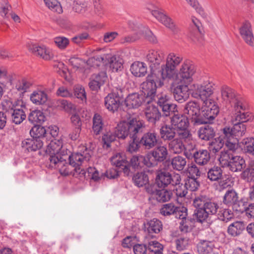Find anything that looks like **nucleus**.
<instances>
[{
	"instance_id": "f257e3e1",
	"label": "nucleus",
	"mask_w": 254,
	"mask_h": 254,
	"mask_svg": "<svg viewBox=\"0 0 254 254\" xmlns=\"http://www.w3.org/2000/svg\"><path fill=\"white\" fill-rule=\"evenodd\" d=\"M91 150L83 146L79 152L72 153L68 157V163L64 157L58 158L56 156L52 157L50 167L58 169L62 176L72 175L78 178L85 176L86 172L80 168L82 162L88 161L91 157Z\"/></svg>"
},
{
	"instance_id": "f03ea898",
	"label": "nucleus",
	"mask_w": 254,
	"mask_h": 254,
	"mask_svg": "<svg viewBox=\"0 0 254 254\" xmlns=\"http://www.w3.org/2000/svg\"><path fill=\"white\" fill-rule=\"evenodd\" d=\"M195 208L193 216L197 222L202 223L212 215H215L219 209L218 204L206 195H200L193 200Z\"/></svg>"
},
{
	"instance_id": "7ed1b4c3",
	"label": "nucleus",
	"mask_w": 254,
	"mask_h": 254,
	"mask_svg": "<svg viewBox=\"0 0 254 254\" xmlns=\"http://www.w3.org/2000/svg\"><path fill=\"white\" fill-rule=\"evenodd\" d=\"M166 78L159 71L157 72H150L146 77L145 81L140 84L141 93L146 98L148 104L154 100L157 89L164 85V80Z\"/></svg>"
},
{
	"instance_id": "20e7f679",
	"label": "nucleus",
	"mask_w": 254,
	"mask_h": 254,
	"mask_svg": "<svg viewBox=\"0 0 254 254\" xmlns=\"http://www.w3.org/2000/svg\"><path fill=\"white\" fill-rule=\"evenodd\" d=\"M221 92L223 100L226 103H230L235 112L240 110L244 111L247 109L248 104L246 99L237 94L233 89L224 85L221 88Z\"/></svg>"
},
{
	"instance_id": "39448f33",
	"label": "nucleus",
	"mask_w": 254,
	"mask_h": 254,
	"mask_svg": "<svg viewBox=\"0 0 254 254\" xmlns=\"http://www.w3.org/2000/svg\"><path fill=\"white\" fill-rule=\"evenodd\" d=\"M219 107L214 100H206L202 103L199 118L196 123L203 124H212L219 113Z\"/></svg>"
},
{
	"instance_id": "423d86ee",
	"label": "nucleus",
	"mask_w": 254,
	"mask_h": 254,
	"mask_svg": "<svg viewBox=\"0 0 254 254\" xmlns=\"http://www.w3.org/2000/svg\"><path fill=\"white\" fill-rule=\"evenodd\" d=\"M116 166L123 171L124 176L131 177L134 186L138 188L146 186L149 183V177L146 172L143 171L134 174L129 169L128 164L123 160H117L115 161Z\"/></svg>"
},
{
	"instance_id": "0eeeda50",
	"label": "nucleus",
	"mask_w": 254,
	"mask_h": 254,
	"mask_svg": "<svg viewBox=\"0 0 254 254\" xmlns=\"http://www.w3.org/2000/svg\"><path fill=\"white\" fill-rule=\"evenodd\" d=\"M219 161L222 167L227 168L233 172H240L246 166L245 160L242 157L230 154L228 152H221Z\"/></svg>"
},
{
	"instance_id": "6e6552de",
	"label": "nucleus",
	"mask_w": 254,
	"mask_h": 254,
	"mask_svg": "<svg viewBox=\"0 0 254 254\" xmlns=\"http://www.w3.org/2000/svg\"><path fill=\"white\" fill-rule=\"evenodd\" d=\"M254 119V115L249 112H246L240 110L236 112L235 122L231 127L234 137L242 136L246 131V126L244 123L251 121Z\"/></svg>"
},
{
	"instance_id": "1a4fd4ad",
	"label": "nucleus",
	"mask_w": 254,
	"mask_h": 254,
	"mask_svg": "<svg viewBox=\"0 0 254 254\" xmlns=\"http://www.w3.org/2000/svg\"><path fill=\"white\" fill-rule=\"evenodd\" d=\"M124 103L123 89L116 88L109 93L104 98V105L106 108L114 113L117 111Z\"/></svg>"
},
{
	"instance_id": "9d476101",
	"label": "nucleus",
	"mask_w": 254,
	"mask_h": 254,
	"mask_svg": "<svg viewBox=\"0 0 254 254\" xmlns=\"http://www.w3.org/2000/svg\"><path fill=\"white\" fill-rule=\"evenodd\" d=\"M182 58L174 53H170L167 57L165 64H162L159 70L166 78H173L176 71V66L182 61Z\"/></svg>"
},
{
	"instance_id": "9b49d317",
	"label": "nucleus",
	"mask_w": 254,
	"mask_h": 254,
	"mask_svg": "<svg viewBox=\"0 0 254 254\" xmlns=\"http://www.w3.org/2000/svg\"><path fill=\"white\" fill-rule=\"evenodd\" d=\"M150 165L154 167L165 161L168 156V151L166 145L159 143L147 153Z\"/></svg>"
},
{
	"instance_id": "f8f14e48",
	"label": "nucleus",
	"mask_w": 254,
	"mask_h": 254,
	"mask_svg": "<svg viewBox=\"0 0 254 254\" xmlns=\"http://www.w3.org/2000/svg\"><path fill=\"white\" fill-rule=\"evenodd\" d=\"M195 72V68L193 63L190 60H186L181 66L177 78L182 83L190 84Z\"/></svg>"
},
{
	"instance_id": "ddd939ff",
	"label": "nucleus",
	"mask_w": 254,
	"mask_h": 254,
	"mask_svg": "<svg viewBox=\"0 0 254 254\" xmlns=\"http://www.w3.org/2000/svg\"><path fill=\"white\" fill-rule=\"evenodd\" d=\"M139 138V143L142 145V148L147 150L154 148L160 142V136L154 130L144 132Z\"/></svg>"
},
{
	"instance_id": "4468645a",
	"label": "nucleus",
	"mask_w": 254,
	"mask_h": 254,
	"mask_svg": "<svg viewBox=\"0 0 254 254\" xmlns=\"http://www.w3.org/2000/svg\"><path fill=\"white\" fill-rule=\"evenodd\" d=\"M186 156L193 160L199 165H204L210 160V156L209 151L206 149H192L191 152H186Z\"/></svg>"
},
{
	"instance_id": "2eb2a0df",
	"label": "nucleus",
	"mask_w": 254,
	"mask_h": 254,
	"mask_svg": "<svg viewBox=\"0 0 254 254\" xmlns=\"http://www.w3.org/2000/svg\"><path fill=\"white\" fill-rule=\"evenodd\" d=\"M124 122L129 132V136H137L145 127L144 122L136 118H129Z\"/></svg>"
},
{
	"instance_id": "dca6fc26",
	"label": "nucleus",
	"mask_w": 254,
	"mask_h": 254,
	"mask_svg": "<svg viewBox=\"0 0 254 254\" xmlns=\"http://www.w3.org/2000/svg\"><path fill=\"white\" fill-rule=\"evenodd\" d=\"M164 59V54L161 51H152L146 56V60L150 68V72H157L160 65Z\"/></svg>"
},
{
	"instance_id": "f3484780",
	"label": "nucleus",
	"mask_w": 254,
	"mask_h": 254,
	"mask_svg": "<svg viewBox=\"0 0 254 254\" xmlns=\"http://www.w3.org/2000/svg\"><path fill=\"white\" fill-rule=\"evenodd\" d=\"M201 113V108L198 104L195 102H189L187 103L184 110V113L188 114L189 119L194 126L200 125V124L196 123V121L199 118V114Z\"/></svg>"
},
{
	"instance_id": "a211bd4d",
	"label": "nucleus",
	"mask_w": 254,
	"mask_h": 254,
	"mask_svg": "<svg viewBox=\"0 0 254 254\" xmlns=\"http://www.w3.org/2000/svg\"><path fill=\"white\" fill-rule=\"evenodd\" d=\"M148 8L150 10L152 15L166 27L173 32L177 31L176 25L173 20L165 13L162 9H160L157 7L154 9H151L150 8Z\"/></svg>"
},
{
	"instance_id": "6ab92c4d",
	"label": "nucleus",
	"mask_w": 254,
	"mask_h": 254,
	"mask_svg": "<svg viewBox=\"0 0 254 254\" xmlns=\"http://www.w3.org/2000/svg\"><path fill=\"white\" fill-rule=\"evenodd\" d=\"M189 84L182 83L180 82L172 89L174 97L178 102L183 103L189 98L191 92L188 87Z\"/></svg>"
},
{
	"instance_id": "aec40b11",
	"label": "nucleus",
	"mask_w": 254,
	"mask_h": 254,
	"mask_svg": "<svg viewBox=\"0 0 254 254\" xmlns=\"http://www.w3.org/2000/svg\"><path fill=\"white\" fill-rule=\"evenodd\" d=\"M124 103L128 109L137 108L143 104H148L144 95L138 93H133L124 98Z\"/></svg>"
},
{
	"instance_id": "412c9836",
	"label": "nucleus",
	"mask_w": 254,
	"mask_h": 254,
	"mask_svg": "<svg viewBox=\"0 0 254 254\" xmlns=\"http://www.w3.org/2000/svg\"><path fill=\"white\" fill-rule=\"evenodd\" d=\"M157 104L162 111L163 116H173L174 114H177L176 112H178L177 105L172 103L171 101L167 98L166 96L164 97L162 96L159 97Z\"/></svg>"
},
{
	"instance_id": "4be33fe9",
	"label": "nucleus",
	"mask_w": 254,
	"mask_h": 254,
	"mask_svg": "<svg viewBox=\"0 0 254 254\" xmlns=\"http://www.w3.org/2000/svg\"><path fill=\"white\" fill-rule=\"evenodd\" d=\"M122 160L127 162L129 168L132 167L135 170L141 169L144 166L147 168H151L147 154L144 155H133L130 158L129 162L126 159H122Z\"/></svg>"
},
{
	"instance_id": "5701e85b",
	"label": "nucleus",
	"mask_w": 254,
	"mask_h": 254,
	"mask_svg": "<svg viewBox=\"0 0 254 254\" xmlns=\"http://www.w3.org/2000/svg\"><path fill=\"white\" fill-rule=\"evenodd\" d=\"M239 31L245 43L250 46L254 47V36L250 22L248 21H244L239 28Z\"/></svg>"
},
{
	"instance_id": "b1692460",
	"label": "nucleus",
	"mask_w": 254,
	"mask_h": 254,
	"mask_svg": "<svg viewBox=\"0 0 254 254\" xmlns=\"http://www.w3.org/2000/svg\"><path fill=\"white\" fill-rule=\"evenodd\" d=\"M144 228L149 236L153 238V234H159L162 230L163 224L159 219L153 218L144 223Z\"/></svg>"
},
{
	"instance_id": "393cba45",
	"label": "nucleus",
	"mask_w": 254,
	"mask_h": 254,
	"mask_svg": "<svg viewBox=\"0 0 254 254\" xmlns=\"http://www.w3.org/2000/svg\"><path fill=\"white\" fill-rule=\"evenodd\" d=\"M213 90L214 88L210 83L206 85H201L192 94L194 98H199L203 102L206 100H212L209 97L213 94Z\"/></svg>"
},
{
	"instance_id": "a878e982",
	"label": "nucleus",
	"mask_w": 254,
	"mask_h": 254,
	"mask_svg": "<svg viewBox=\"0 0 254 254\" xmlns=\"http://www.w3.org/2000/svg\"><path fill=\"white\" fill-rule=\"evenodd\" d=\"M189 120V117L185 115L177 112L171 117V123L177 129H187L190 124Z\"/></svg>"
},
{
	"instance_id": "bb28decb",
	"label": "nucleus",
	"mask_w": 254,
	"mask_h": 254,
	"mask_svg": "<svg viewBox=\"0 0 254 254\" xmlns=\"http://www.w3.org/2000/svg\"><path fill=\"white\" fill-rule=\"evenodd\" d=\"M197 131L199 138L205 141L211 140L216 135V130L212 124H204Z\"/></svg>"
},
{
	"instance_id": "cd10ccee",
	"label": "nucleus",
	"mask_w": 254,
	"mask_h": 254,
	"mask_svg": "<svg viewBox=\"0 0 254 254\" xmlns=\"http://www.w3.org/2000/svg\"><path fill=\"white\" fill-rule=\"evenodd\" d=\"M207 178L211 181H217L222 188L227 186V183L222 181L223 179V171L219 166H214L209 169L207 172Z\"/></svg>"
},
{
	"instance_id": "c85d7f7f",
	"label": "nucleus",
	"mask_w": 254,
	"mask_h": 254,
	"mask_svg": "<svg viewBox=\"0 0 254 254\" xmlns=\"http://www.w3.org/2000/svg\"><path fill=\"white\" fill-rule=\"evenodd\" d=\"M43 145V142L40 139L33 137L25 139L21 143L22 147L28 152L39 150Z\"/></svg>"
},
{
	"instance_id": "c756f323",
	"label": "nucleus",
	"mask_w": 254,
	"mask_h": 254,
	"mask_svg": "<svg viewBox=\"0 0 254 254\" xmlns=\"http://www.w3.org/2000/svg\"><path fill=\"white\" fill-rule=\"evenodd\" d=\"M145 111V115L146 120L152 124H155L159 121L161 117V114L158 107L153 105L148 104Z\"/></svg>"
},
{
	"instance_id": "7c9ffc66",
	"label": "nucleus",
	"mask_w": 254,
	"mask_h": 254,
	"mask_svg": "<svg viewBox=\"0 0 254 254\" xmlns=\"http://www.w3.org/2000/svg\"><path fill=\"white\" fill-rule=\"evenodd\" d=\"M62 147V142L59 139L52 138L51 139L50 142L49 143V156H50L49 168H51L50 165L52 157L56 156L58 158L64 157V156H61V154L59 153Z\"/></svg>"
},
{
	"instance_id": "2f4dec72",
	"label": "nucleus",
	"mask_w": 254,
	"mask_h": 254,
	"mask_svg": "<svg viewBox=\"0 0 254 254\" xmlns=\"http://www.w3.org/2000/svg\"><path fill=\"white\" fill-rule=\"evenodd\" d=\"M49 64H50L54 68L55 71L57 72L65 80H68L67 76V68L64 64L58 60H55L53 56H51L49 53Z\"/></svg>"
},
{
	"instance_id": "473e14b6",
	"label": "nucleus",
	"mask_w": 254,
	"mask_h": 254,
	"mask_svg": "<svg viewBox=\"0 0 254 254\" xmlns=\"http://www.w3.org/2000/svg\"><path fill=\"white\" fill-rule=\"evenodd\" d=\"M160 136L164 141H171L176 136V129L173 126L164 125L162 126L159 130Z\"/></svg>"
},
{
	"instance_id": "72a5a7b5",
	"label": "nucleus",
	"mask_w": 254,
	"mask_h": 254,
	"mask_svg": "<svg viewBox=\"0 0 254 254\" xmlns=\"http://www.w3.org/2000/svg\"><path fill=\"white\" fill-rule=\"evenodd\" d=\"M172 176L170 173L165 171L159 172L155 179V184L158 188H165L171 183Z\"/></svg>"
},
{
	"instance_id": "f704fd0d",
	"label": "nucleus",
	"mask_w": 254,
	"mask_h": 254,
	"mask_svg": "<svg viewBox=\"0 0 254 254\" xmlns=\"http://www.w3.org/2000/svg\"><path fill=\"white\" fill-rule=\"evenodd\" d=\"M245 229V225L242 221H235L231 223L227 228V233L231 237H237Z\"/></svg>"
},
{
	"instance_id": "c9c22d12",
	"label": "nucleus",
	"mask_w": 254,
	"mask_h": 254,
	"mask_svg": "<svg viewBox=\"0 0 254 254\" xmlns=\"http://www.w3.org/2000/svg\"><path fill=\"white\" fill-rule=\"evenodd\" d=\"M147 66L146 64L141 62H135L130 66V71L136 77L144 76L147 73Z\"/></svg>"
},
{
	"instance_id": "e433bc0d",
	"label": "nucleus",
	"mask_w": 254,
	"mask_h": 254,
	"mask_svg": "<svg viewBox=\"0 0 254 254\" xmlns=\"http://www.w3.org/2000/svg\"><path fill=\"white\" fill-rule=\"evenodd\" d=\"M110 58V55L104 54L101 56H95L89 58L87 64L91 66L97 67L102 64L103 65L108 64L107 61Z\"/></svg>"
},
{
	"instance_id": "4c0bfd02",
	"label": "nucleus",
	"mask_w": 254,
	"mask_h": 254,
	"mask_svg": "<svg viewBox=\"0 0 254 254\" xmlns=\"http://www.w3.org/2000/svg\"><path fill=\"white\" fill-rule=\"evenodd\" d=\"M240 147L246 153L254 155V138L246 137L240 141Z\"/></svg>"
},
{
	"instance_id": "58836bf2",
	"label": "nucleus",
	"mask_w": 254,
	"mask_h": 254,
	"mask_svg": "<svg viewBox=\"0 0 254 254\" xmlns=\"http://www.w3.org/2000/svg\"><path fill=\"white\" fill-rule=\"evenodd\" d=\"M30 99L33 103L37 105H43L47 102L48 96L45 92L37 90L33 92L31 95Z\"/></svg>"
},
{
	"instance_id": "ea45409f",
	"label": "nucleus",
	"mask_w": 254,
	"mask_h": 254,
	"mask_svg": "<svg viewBox=\"0 0 254 254\" xmlns=\"http://www.w3.org/2000/svg\"><path fill=\"white\" fill-rule=\"evenodd\" d=\"M238 200V196L236 191L233 189L228 190L224 197L223 202L228 206H232Z\"/></svg>"
},
{
	"instance_id": "a19ab883",
	"label": "nucleus",
	"mask_w": 254,
	"mask_h": 254,
	"mask_svg": "<svg viewBox=\"0 0 254 254\" xmlns=\"http://www.w3.org/2000/svg\"><path fill=\"white\" fill-rule=\"evenodd\" d=\"M164 245L156 241L147 243L148 254H159L163 253Z\"/></svg>"
},
{
	"instance_id": "79ce46f5",
	"label": "nucleus",
	"mask_w": 254,
	"mask_h": 254,
	"mask_svg": "<svg viewBox=\"0 0 254 254\" xmlns=\"http://www.w3.org/2000/svg\"><path fill=\"white\" fill-rule=\"evenodd\" d=\"M172 192L170 190L164 189L159 190L155 194L153 199L159 202H165L170 200Z\"/></svg>"
},
{
	"instance_id": "37998d69",
	"label": "nucleus",
	"mask_w": 254,
	"mask_h": 254,
	"mask_svg": "<svg viewBox=\"0 0 254 254\" xmlns=\"http://www.w3.org/2000/svg\"><path fill=\"white\" fill-rule=\"evenodd\" d=\"M107 62L113 72H118L123 68V61L119 57L110 55V58Z\"/></svg>"
},
{
	"instance_id": "c03bdc74",
	"label": "nucleus",
	"mask_w": 254,
	"mask_h": 254,
	"mask_svg": "<svg viewBox=\"0 0 254 254\" xmlns=\"http://www.w3.org/2000/svg\"><path fill=\"white\" fill-rule=\"evenodd\" d=\"M115 136L120 140H124L129 136V132L124 122L118 125L114 130Z\"/></svg>"
},
{
	"instance_id": "a18cd8bd",
	"label": "nucleus",
	"mask_w": 254,
	"mask_h": 254,
	"mask_svg": "<svg viewBox=\"0 0 254 254\" xmlns=\"http://www.w3.org/2000/svg\"><path fill=\"white\" fill-rule=\"evenodd\" d=\"M29 122L32 123H43L46 120L43 112L40 110H34L30 112L28 116Z\"/></svg>"
},
{
	"instance_id": "49530a36",
	"label": "nucleus",
	"mask_w": 254,
	"mask_h": 254,
	"mask_svg": "<svg viewBox=\"0 0 254 254\" xmlns=\"http://www.w3.org/2000/svg\"><path fill=\"white\" fill-rule=\"evenodd\" d=\"M169 147L176 154L182 153L185 148L182 140L181 139L175 138L169 143Z\"/></svg>"
},
{
	"instance_id": "de8ad7c7",
	"label": "nucleus",
	"mask_w": 254,
	"mask_h": 254,
	"mask_svg": "<svg viewBox=\"0 0 254 254\" xmlns=\"http://www.w3.org/2000/svg\"><path fill=\"white\" fill-rule=\"evenodd\" d=\"M130 140L127 147V151L129 153H135L139 151L142 145L139 143L140 138L138 136H129Z\"/></svg>"
},
{
	"instance_id": "09e8293b",
	"label": "nucleus",
	"mask_w": 254,
	"mask_h": 254,
	"mask_svg": "<svg viewBox=\"0 0 254 254\" xmlns=\"http://www.w3.org/2000/svg\"><path fill=\"white\" fill-rule=\"evenodd\" d=\"M248 200L253 202H248L246 214L249 217L254 218V186L250 188Z\"/></svg>"
},
{
	"instance_id": "8fccbe9b",
	"label": "nucleus",
	"mask_w": 254,
	"mask_h": 254,
	"mask_svg": "<svg viewBox=\"0 0 254 254\" xmlns=\"http://www.w3.org/2000/svg\"><path fill=\"white\" fill-rule=\"evenodd\" d=\"M103 122L102 116L99 114H94L93 118L92 129L94 134L98 135L100 134L102 130Z\"/></svg>"
},
{
	"instance_id": "3c124183",
	"label": "nucleus",
	"mask_w": 254,
	"mask_h": 254,
	"mask_svg": "<svg viewBox=\"0 0 254 254\" xmlns=\"http://www.w3.org/2000/svg\"><path fill=\"white\" fill-rule=\"evenodd\" d=\"M218 134V139L223 142L229 139H233L234 137L231 127L227 126L221 128Z\"/></svg>"
},
{
	"instance_id": "603ef678",
	"label": "nucleus",
	"mask_w": 254,
	"mask_h": 254,
	"mask_svg": "<svg viewBox=\"0 0 254 254\" xmlns=\"http://www.w3.org/2000/svg\"><path fill=\"white\" fill-rule=\"evenodd\" d=\"M28 49L30 51L34 54L40 56L45 60H48L45 46H38L36 44H31L29 45Z\"/></svg>"
},
{
	"instance_id": "864d4df0",
	"label": "nucleus",
	"mask_w": 254,
	"mask_h": 254,
	"mask_svg": "<svg viewBox=\"0 0 254 254\" xmlns=\"http://www.w3.org/2000/svg\"><path fill=\"white\" fill-rule=\"evenodd\" d=\"M184 185L188 190H190L191 191H196L200 186L199 182L194 176H188L185 180Z\"/></svg>"
},
{
	"instance_id": "5fc2aeb1",
	"label": "nucleus",
	"mask_w": 254,
	"mask_h": 254,
	"mask_svg": "<svg viewBox=\"0 0 254 254\" xmlns=\"http://www.w3.org/2000/svg\"><path fill=\"white\" fill-rule=\"evenodd\" d=\"M12 120L16 125L20 124L26 118V114L22 109L15 107L12 114Z\"/></svg>"
},
{
	"instance_id": "6e6d98bb",
	"label": "nucleus",
	"mask_w": 254,
	"mask_h": 254,
	"mask_svg": "<svg viewBox=\"0 0 254 254\" xmlns=\"http://www.w3.org/2000/svg\"><path fill=\"white\" fill-rule=\"evenodd\" d=\"M185 158L181 156L174 157L171 161V164L174 169L178 171L183 170L186 165Z\"/></svg>"
},
{
	"instance_id": "4d7b16f0",
	"label": "nucleus",
	"mask_w": 254,
	"mask_h": 254,
	"mask_svg": "<svg viewBox=\"0 0 254 254\" xmlns=\"http://www.w3.org/2000/svg\"><path fill=\"white\" fill-rule=\"evenodd\" d=\"M248 199L249 198H243L240 200H238L232 206L233 210L239 213H243L244 212H246L248 203V201H249Z\"/></svg>"
},
{
	"instance_id": "13d9d810",
	"label": "nucleus",
	"mask_w": 254,
	"mask_h": 254,
	"mask_svg": "<svg viewBox=\"0 0 254 254\" xmlns=\"http://www.w3.org/2000/svg\"><path fill=\"white\" fill-rule=\"evenodd\" d=\"M177 206L173 203H169L163 204L160 209V213L164 216H169L174 215L176 211Z\"/></svg>"
},
{
	"instance_id": "bf43d9fd",
	"label": "nucleus",
	"mask_w": 254,
	"mask_h": 254,
	"mask_svg": "<svg viewBox=\"0 0 254 254\" xmlns=\"http://www.w3.org/2000/svg\"><path fill=\"white\" fill-rule=\"evenodd\" d=\"M224 142L228 150H224L222 152H228L230 154H234L233 153L238 149V147H240V142L239 141L238 138L234 137L233 139H229Z\"/></svg>"
},
{
	"instance_id": "052dcab7",
	"label": "nucleus",
	"mask_w": 254,
	"mask_h": 254,
	"mask_svg": "<svg viewBox=\"0 0 254 254\" xmlns=\"http://www.w3.org/2000/svg\"><path fill=\"white\" fill-rule=\"evenodd\" d=\"M193 22L195 25V29L190 32V37L194 42L198 41L201 44L202 41V31L197 23L195 22L193 20Z\"/></svg>"
},
{
	"instance_id": "680f3d73",
	"label": "nucleus",
	"mask_w": 254,
	"mask_h": 254,
	"mask_svg": "<svg viewBox=\"0 0 254 254\" xmlns=\"http://www.w3.org/2000/svg\"><path fill=\"white\" fill-rule=\"evenodd\" d=\"M32 85V83L29 80L23 78L17 82L15 88L18 91L23 93L28 91Z\"/></svg>"
},
{
	"instance_id": "e2e57ef3",
	"label": "nucleus",
	"mask_w": 254,
	"mask_h": 254,
	"mask_svg": "<svg viewBox=\"0 0 254 254\" xmlns=\"http://www.w3.org/2000/svg\"><path fill=\"white\" fill-rule=\"evenodd\" d=\"M224 144V142L219 139L218 137L213 138L209 142L208 149L209 151L216 154L219 152Z\"/></svg>"
},
{
	"instance_id": "0e129e2a",
	"label": "nucleus",
	"mask_w": 254,
	"mask_h": 254,
	"mask_svg": "<svg viewBox=\"0 0 254 254\" xmlns=\"http://www.w3.org/2000/svg\"><path fill=\"white\" fill-rule=\"evenodd\" d=\"M46 133V129L44 127L39 125L34 126L30 130V134L31 137L40 139L44 137Z\"/></svg>"
},
{
	"instance_id": "69168bd1",
	"label": "nucleus",
	"mask_w": 254,
	"mask_h": 254,
	"mask_svg": "<svg viewBox=\"0 0 254 254\" xmlns=\"http://www.w3.org/2000/svg\"><path fill=\"white\" fill-rule=\"evenodd\" d=\"M217 218L221 221L227 222L234 218V214L229 209H223L219 211Z\"/></svg>"
},
{
	"instance_id": "338daca9",
	"label": "nucleus",
	"mask_w": 254,
	"mask_h": 254,
	"mask_svg": "<svg viewBox=\"0 0 254 254\" xmlns=\"http://www.w3.org/2000/svg\"><path fill=\"white\" fill-rule=\"evenodd\" d=\"M211 243L206 240H200L197 244V250L199 253H209L212 250Z\"/></svg>"
},
{
	"instance_id": "774afa93",
	"label": "nucleus",
	"mask_w": 254,
	"mask_h": 254,
	"mask_svg": "<svg viewBox=\"0 0 254 254\" xmlns=\"http://www.w3.org/2000/svg\"><path fill=\"white\" fill-rule=\"evenodd\" d=\"M240 177L242 180L247 182H254V168H246L241 173Z\"/></svg>"
}]
</instances>
